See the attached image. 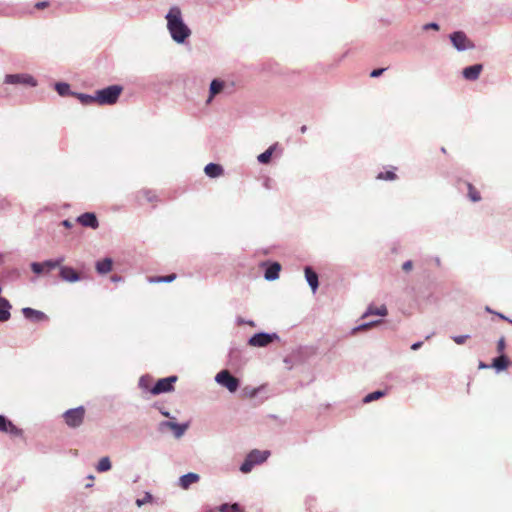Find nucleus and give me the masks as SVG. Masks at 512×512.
I'll return each instance as SVG.
<instances>
[{
  "label": "nucleus",
  "mask_w": 512,
  "mask_h": 512,
  "mask_svg": "<svg viewBox=\"0 0 512 512\" xmlns=\"http://www.w3.org/2000/svg\"><path fill=\"white\" fill-rule=\"evenodd\" d=\"M167 28L171 37L177 43H183L190 35L191 31L183 22L181 10L178 7L170 8L166 15Z\"/></svg>",
  "instance_id": "nucleus-1"
},
{
  "label": "nucleus",
  "mask_w": 512,
  "mask_h": 512,
  "mask_svg": "<svg viewBox=\"0 0 512 512\" xmlns=\"http://www.w3.org/2000/svg\"><path fill=\"white\" fill-rule=\"evenodd\" d=\"M123 87L120 85H111L104 89L96 91V104L98 105H113L115 104L121 93Z\"/></svg>",
  "instance_id": "nucleus-2"
},
{
  "label": "nucleus",
  "mask_w": 512,
  "mask_h": 512,
  "mask_svg": "<svg viewBox=\"0 0 512 512\" xmlns=\"http://www.w3.org/2000/svg\"><path fill=\"white\" fill-rule=\"evenodd\" d=\"M86 410L83 406L69 409L63 414L64 422L71 428L79 427L85 418Z\"/></svg>",
  "instance_id": "nucleus-3"
},
{
  "label": "nucleus",
  "mask_w": 512,
  "mask_h": 512,
  "mask_svg": "<svg viewBox=\"0 0 512 512\" xmlns=\"http://www.w3.org/2000/svg\"><path fill=\"white\" fill-rule=\"evenodd\" d=\"M177 376H169L159 379L156 384L150 389L153 395L171 392L174 390V384L177 382Z\"/></svg>",
  "instance_id": "nucleus-4"
},
{
  "label": "nucleus",
  "mask_w": 512,
  "mask_h": 512,
  "mask_svg": "<svg viewBox=\"0 0 512 512\" xmlns=\"http://www.w3.org/2000/svg\"><path fill=\"white\" fill-rule=\"evenodd\" d=\"M216 381L226 387L230 392H235L239 387V380L232 376L228 370H222L216 375Z\"/></svg>",
  "instance_id": "nucleus-5"
},
{
  "label": "nucleus",
  "mask_w": 512,
  "mask_h": 512,
  "mask_svg": "<svg viewBox=\"0 0 512 512\" xmlns=\"http://www.w3.org/2000/svg\"><path fill=\"white\" fill-rule=\"evenodd\" d=\"M63 262H64V258H59L56 260H47V261H44L41 263L33 262L31 264V270L35 274L47 273L50 270L60 267Z\"/></svg>",
  "instance_id": "nucleus-6"
},
{
  "label": "nucleus",
  "mask_w": 512,
  "mask_h": 512,
  "mask_svg": "<svg viewBox=\"0 0 512 512\" xmlns=\"http://www.w3.org/2000/svg\"><path fill=\"white\" fill-rule=\"evenodd\" d=\"M7 84H22L28 86H36V80L29 74H9L5 77Z\"/></svg>",
  "instance_id": "nucleus-7"
},
{
  "label": "nucleus",
  "mask_w": 512,
  "mask_h": 512,
  "mask_svg": "<svg viewBox=\"0 0 512 512\" xmlns=\"http://www.w3.org/2000/svg\"><path fill=\"white\" fill-rule=\"evenodd\" d=\"M275 339H278L276 334L257 333L249 339L248 344L253 347H265Z\"/></svg>",
  "instance_id": "nucleus-8"
},
{
  "label": "nucleus",
  "mask_w": 512,
  "mask_h": 512,
  "mask_svg": "<svg viewBox=\"0 0 512 512\" xmlns=\"http://www.w3.org/2000/svg\"><path fill=\"white\" fill-rule=\"evenodd\" d=\"M450 38L453 45L458 50H465L474 47V45L467 38V36L461 31L454 32L453 34H451Z\"/></svg>",
  "instance_id": "nucleus-9"
},
{
  "label": "nucleus",
  "mask_w": 512,
  "mask_h": 512,
  "mask_svg": "<svg viewBox=\"0 0 512 512\" xmlns=\"http://www.w3.org/2000/svg\"><path fill=\"white\" fill-rule=\"evenodd\" d=\"M0 431L4 433H8L14 437H20L23 435L22 429L18 428L14 425L9 419L5 416L0 415Z\"/></svg>",
  "instance_id": "nucleus-10"
},
{
  "label": "nucleus",
  "mask_w": 512,
  "mask_h": 512,
  "mask_svg": "<svg viewBox=\"0 0 512 512\" xmlns=\"http://www.w3.org/2000/svg\"><path fill=\"white\" fill-rule=\"evenodd\" d=\"M22 313L24 317L33 322H42L48 319L47 315L42 311L35 310L30 307H26L22 309Z\"/></svg>",
  "instance_id": "nucleus-11"
},
{
  "label": "nucleus",
  "mask_w": 512,
  "mask_h": 512,
  "mask_svg": "<svg viewBox=\"0 0 512 512\" xmlns=\"http://www.w3.org/2000/svg\"><path fill=\"white\" fill-rule=\"evenodd\" d=\"M483 70L482 64H475L472 66H468L462 70V75L466 80L475 81L479 78L481 72Z\"/></svg>",
  "instance_id": "nucleus-12"
},
{
  "label": "nucleus",
  "mask_w": 512,
  "mask_h": 512,
  "mask_svg": "<svg viewBox=\"0 0 512 512\" xmlns=\"http://www.w3.org/2000/svg\"><path fill=\"white\" fill-rule=\"evenodd\" d=\"M77 222L84 227L96 229L99 225L97 217L94 213H84L77 218Z\"/></svg>",
  "instance_id": "nucleus-13"
},
{
  "label": "nucleus",
  "mask_w": 512,
  "mask_h": 512,
  "mask_svg": "<svg viewBox=\"0 0 512 512\" xmlns=\"http://www.w3.org/2000/svg\"><path fill=\"white\" fill-rule=\"evenodd\" d=\"M200 476L196 473H187L179 478V486L187 490L192 484L199 482Z\"/></svg>",
  "instance_id": "nucleus-14"
},
{
  "label": "nucleus",
  "mask_w": 512,
  "mask_h": 512,
  "mask_svg": "<svg viewBox=\"0 0 512 512\" xmlns=\"http://www.w3.org/2000/svg\"><path fill=\"white\" fill-rule=\"evenodd\" d=\"M60 277L67 282H76L80 279L79 274L71 267L60 266Z\"/></svg>",
  "instance_id": "nucleus-15"
},
{
  "label": "nucleus",
  "mask_w": 512,
  "mask_h": 512,
  "mask_svg": "<svg viewBox=\"0 0 512 512\" xmlns=\"http://www.w3.org/2000/svg\"><path fill=\"white\" fill-rule=\"evenodd\" d=\"M249 457L252 459V462L256 464H261L267 460L270 455L269 451H260V450H252L249 454Z\"/></svg>",
  "instance_id": "nucleus-16"
},
{
  "label": "nucleus",
  "mask_w": 512,
  "mask_h": 512,
  "mask_svg": "<svg viewBox=\"0 0 512 512\" xmlns=\"http://www.w3.org/2000/svg\"><path fill=\"white\" fill-rule=\"evenodd\" d=\"M11 304L6 298H0V322H5L10 318Z\"/></svg>",
  "instance_id": "nucleus-17"
},
{
  "label": "nucleus",
  "mask_w": 512,
  "mask_h": 512,
  "mask_svg": "<svg viewBox=\"0 0 512 512\" xmlns=\"http://www.w3.org/2000/svg\"><path fill=\"white\" fill-rule=\"evenodd\" d=\"M204 171L206 175L211 178L219 177L223 175L224 172L222 166L215 163H209L208 165H206Z\"/></svg>",
  "instance_id": "nucleus-18"
},
{
  "label": "nucleus",
  "mask_w": 512,
  "mask_h": 512,
  "mask_svg": "<svg viewBox=\"0 0 512 512\" xmlns=\"http://www.w3.org/2000/svg\"><path fill=\"white\" fill-rule=\"evenodd\" d=\"M305 277L313 292L318 288V275L310 267L305 268Z\"/></svg>",
  "instance_id": "nucleus-19"
},
{
  "label": "nucleus",
  "mask_w": 512,
  "mask_h": 512,
  "mask_svg": "<svg viewBox=\"0 0 512 512\" xmlns=\"http://www.w3.org/2000/svg\"><path fill=\"white\" fill-rule=\"evenodd\" d=\"M281 265L278 262L272 263L265 271V278L267 280H275L279 277Z\"/></svg>",
  "instance_id": "nucleus-20"
},
{
  "label": "nucleus",
  "mask_w": 512,
  "mask_h": 512,
  "mask_svg": "<svg viewBox=\"0 0 512 512\" xmlns=\"http://www.w3.org/2000/svg\"><path fill=\"white\" fill-rule=\"evenodd\" d=\"M113 261L111 258H104L96 263V270L100 274H106L111 271Z\"/></svg>",
  "instance_id": "nucleus-21"
},
{
  "label": "nucleus",
  "mask_w": 512,
  "mask_h": 512,
  "mask_svg": "<svg viewBox=\"0 0 512 512\" xmlns=\"http://www.w3.org/2000/svg\"><path fill=\"white\" fill-rule=\"evenodd\" d=\"M164 425L173 430L175 436L178 438L181 437L188 428V424H178L172 421L165 422Z\"/></svg>",
  "instance_id": "nucleus-22"
},
{
  "label": "nucleus",
  "mask_w": 512,
  "mask_h": 512,
  "mask_svg": "<svg viewBox=\"0 0 512 512\" xmlns=\"http://www.w3.org/2000/svg\"><path fill=\"white\" fill-rule=\"evenodd\" d=\"M509 364H510V362H509L507 356L502 354L499 357L493 359L492 367L498 371H501V370H505Z\"/></svg>",
  "instance_id": "nucleus-23"
},
{
  "label": "nucleus",
  "mask_w": 512,
  "mask_h": 512,
  "mask_svg": "<svg viewBox=\"0 0 512 512\" xmlns=\"http://www.w3.org/2000/svg\"><path fill=\"white\" fill-rule=\"evenodd\" d=\"M223 88L224 82L214 79L210 84V96L208 102H210L215 95L219 94L223 90Z\"/></svg>",
  "instance_id": "nucleus-24"
},
{
  "label": "nucleus",
  "mask_w": 512,
  "mask_h": 512,
  "mask_svg": "<svg viewBox=\"0 0 512 512\" xmlns=\"http://www.w3.org/2000/svg\"><path fill=\"white\" fill-rule=\"evenodd\" d=\"M369 315H378V316H386L387 315V308L386 306L382 305L378 308L369 307L366 313L363 315V317H367Z\"/></svg>",
  "instance_id": "nucleus-25"
},
{
  "label": "nucleus",
  "mask_w": 512,
  "mask_h": 512,
  "mask_svg": "<svg viewBox=\"0 0 512 512\" xmlns=\"http://www.w3.org/2000/svg\"><path fill=\"white\" fill-rule=\"evenodd\" d=\"M468 197L472 202H478L481 200L480 192L471 184L467 183Z\"/></svg>",
  "instance_id": "nucleus-26"
},
{
  "label": "nucleus",
  "mask_w": 512,
  "mask_h": 512,
  "mask_svg": "<svg viewBox=\"0 0 512 512\" xmlns=\"http://www.w3.org/2000/svg\"><path fill=\"white\" fill-rule=\"evenodd\" d=\"M152 382H153V379L151 376H149V375L142 376L139 379V387L143 390L150 391V389L153 387Z\"/></svg>",
  "instance_id": "nucleus-27"
},
{
  "label": "nucleus",
  "mask_w": 512,
  "mask_h": 512,
  "mask_svg": "<svg viewBox=\"0 0 512 512\" xmlns=\"http://www.w3.org/2000/svg\"><path fill=\"white\" fill-rule=\"evenodd\" d=\"M273 151H274V147L271 146L269 147L265 152L261 153L259 156H258V161L260 163H263V164H267L270 162L271 160V157H272V154H273Z\"/></svg>",
  "instance_id": "nucleus-28"
},
{
  "label": "nucleus",
  "mask_w": 512,
  "mask_h": 512,
  "mask_svg": "<svg viewBox=\"0 0 512 512\" xmlns=\"http://www.w3.org/2000/svg\"><path fill=\"white\" fill-rule=\"evenodd\" d=\"M97 471L98 472H106L111 469V462L108 457H103L100 459L97 465Z\"/></svg>",
  "instance_id": "nucleus-29"
},
{
  "label": "nucleus",
  "mask_w": 512,
  "mask_h": 512,
  "mask_svg": "<svg viewBox=\"0 0 512 512\" xmlns=\"http://www.w3.org/2000/svg\"><path fill=\"white\" fill-rule=\"evenodd\" d=\"M220 512H243L239 504L234 503L232 505L223 504L219 507Z\"/></svg>",
  "instance_id": "nucleus-30"
},
{
  "label": "nucleus",
  "mask_w": 512,
  "mask_h": 512,
  "mask_svg": "<svg viewBox=\"0 0 512 512\" xmlns=\"http://www.w3.org/2000/svg\"><path fill=\"white\" fill-rule=\"evenodd\" d=\"M77 98L80 100L82 104L88 105L92 103H96V93L94 95H87L79 93L77 94Z\"/></svg>",
  "instance_id": "nucleus-31"
},
{
  "label": "nucleus",
  "mask_w": 512,
  "mask_h": 512,
  "mask_svg": "<svg viewBox=\"0 0 512 512\" xmlns=\"http://www.w3.org/2000/svg\"><path fill=\"white\" fill-rule=\"evenodd\" d=\"M385 395V392L383 391H374L372 393H369L368 395H366L363 399V402L364 403H370L374 400H377L381 397H383Z\"/></svg>",
  "instance_id": "nucleus-32"
},
{
  "label": "nucleus",
  "mask_w": 512,
  "mask_h": 512,
  "mask_svg": "<svg viewBox=\"0 0 512 512\" xmlns=\"http://www.w3.org/2000/svg\"><path fill=\"white\" fill-rule=\"evenodd\" d=\"M254 466L255 464L252 462V459L249 457V455H247L246 459L240 466V470L243 473H249Z\"/></svg>",
  "instance_id": "nucleus-33"
},
{
  "label": "nucleus",
  "mask_w": 512,
  "mask_h": 512,
  "mask_svg": "<svg viewBox=\"0 0 512 512\" xmlns=\"http://www.w3.org/2000/svg\"><path fill=\"white\" fill-rule=\"evenodd\" d=\"M379 180H395L397 178V175L393 171H386V172H380L377 177Z\"/></svg>",
  "instance_id": "nucleus-34"
},
{
  "label": "nucleus",
  "mask_w": 512,
  "mask_h": 512,
  "mask_svg": "<svg viewBox=\"0 0 512 512\" xmlns=\"http://www.w3.org/2000/svg\"><path fill=\"white\" fill-rule=\"evenodd\" d=\"M175 279H176V274L173 273L168 276L150 278V282H153V283L172 282Z\"/></svg>",
  "instance_id": "nucleus-35"
},
{
  "label": "nucleus",
  "mask_w": 512,
  "mask_h": 512,
  "mask_svg": "<svg viewBox=\"0 0 512 512\" xmlns=\"http://www.w3.org/2000/svg\"><path fill=\"white\" fill-rule=\"evenodd\" d=\"M55 88L59 95L64 96L68 93L70 87L66 83H57Z\"/></svg>",
  "instance_id": "nucleus-36"
},
{
  "label": "nucleus",
  "mask_w": 512,
  "mask_h": 512,
  "mask_svg": "<svg viewBox=\"0 0 512 512\" xmlns=\"http://www.w3.org/2000/svg\"><path fill=\"white\" fill-rule=\"evenodd\" d=\"M152 500H153L152 495L150 493L146 492L142 499H137L136 500V505L138 507H141V506H143L146 503H151Z\"/></svg>",
  "instance_id": "nucleus-37"
},
{
  "label": "nucleus",
  "mask_w": 512,
  "mask_h": 512,
  "mask_svg": "<svg viewBox=\"0 0 512 512\" xmlns=\"http://www.w3.org/2000/svg\"><path fill=\"white\" fill-rule=\"evenodd\" d=\"M505 347H506V342H505V338L504 337H501L498 342H497V351L499 353H501V355L503 354L504 350H505Z\"/></svg>",
  "instance_id": "nucleus-38"
},
{
  "label": "nucleus",
  "mask_w": 512,
  "mask_h": 512,
  "mask_svg": "<svg viewBox=\"0 0 512 512\" xmlns=\"http://www.w3.org/2000/svg\"><path fill=\"white\" fill-rule=\"evenodd\" d=\"M378 323H379V321L364 323V324L358 326L355 330H366L374 325H377Z\"/></svg>",
  "instance_id": "nucleus-39"
},
{
  "label": "nucleus",
  "mask_w": 512,
  "mask_h": 512,
  "mask_svg": "<svg viewBox=\"0 0 512 512\" xmlns=\"http://www.w3.org/2000/svg\"><path fill=\"white\" fill-rule=\"evenodd\" d=\"M385 70H386V68L374 69L370 73V77H373V78L379 77L380 75H382L384 73Z\"/></svg>",
  "instance_id": "nucleus-40"
},
{
  "label": "nucleus",
  "mask_w": 512,
  "mask_h": 512,
  "mask_svg": "<svg viewBox=\"0 0 512 512\" xmlns=\"http://www.w3.org/2000/svg\"><path fill=\"white\" fill-rule=\"evenodd\" d=\"M469 336L468 335H461V336H456L453 338V340L455 341V343L461 345V344H464L465 341L467 340Z\"/></svg>",
  "instance_id": "nucleus-41"
},
{
  "label": "nucleus",
  "mask_w": 512,
  "mask_h": 512,
  "mask_svg": "<svg viewBox=\"0 0 512 512\" xmlns=\"http://www.w3.org/2000/svg\"><path fill=\"white\" fill-rule=\"evenodd\" d=\"M412 268H413V263H412V261H410V260H409V261L404 262V263H403V265H402V269H403L405 272H409V271H411V270H412Z\"/></svg>",
  "instance_id": "nucleus-42"
},
{
  "label": "nucleus",
  "mask_w": 512,
  "mask_h": 512,
  "mask_svg": "<svg viewBox=\"0 0 512 512\" xmlns=\"http://www.w3.org/2000/svg\"><path fill=\"white\" fill-rule=\"evenodd\" d=\"M423 29L424 30L433 29V30L438 31L439 25L437 23H428L423 26Z\"/></svg>",
  "instance_id": "nucleus-43"
},
{
  "label": "nucleus",
  "mask_w": 512,
  "mask_h": 512,
  "mask_svg": "<svg viewBox=\"0 0 512 512\" xmlns=\"http://www.w3.org/2000/svg\"><path fill=\"white\" fill-rule=\"evenodd\" d=\"M48 6H49V2H47V1H42V2H38L35 4V8H37V9H44Z\"/></svg>",
  "instance_id": "nucleus-44"
},
{
  "label": "nucleus",
  "mask_w": 512,
  "mask_h": 512,
  "mask_svg": "<svg viewBox=\"0 0 512 512\" xmlns=\"http://www.w3.org/2000/svg\"><path fill=\"white\" fill-rule=\"evenodd\" d=\"M422 344H423L422 342H416V343H414V344L411 346V349H412V350H417V349H419V348L422 346Z\"/></svg>",
  "instance_id": "nucleus-45"
},
{
  "label": "nucleus",
  "mask_w": 512,
  "mask_h": 512,
  "mask_svg": "<svg viewBox=\"0 0 512 512\" xmlns=\"http://www.w3.org/2000/svg\"><path fill=\"white\" fill-rule=\"evenodd\" d=\"M65 227L67 228H70L71 227V223L69 220H64L63 223H62Z\"/></svg>",
  "instance_id": "nucleus-46"
},
{
  "label": "nucleus",
  "mask_w": 512,
  "mask_h": 512,
  "mask_svg": "<svg viewBox=\"0 0 512 512\" xmlns=\"http://www.w3.org/2000/svg\"><path fill=\"white\" fill-rule=\"evenodd\" d=\"M306 131H307V126H306V125H303V126L300 128V132H301L302 134H304Z\"/></svg>",
  "instance_id": "nucleus-47"
},
{
  "label": "nucleus",
  "mask_w": 512,
  "mask_h": 512,
  "mask_svg": "<svg viewBox=\"0 0 512 512\" xmlns=\"http://www.w3.org/2000/svg\"><path fill=\"white\" fill-rule=\"evenodd\" d=\"M257 394V389H253L251 391V394H249L250 397H254Z\"/></svg>",
  "instance_id": "nucleus-48"
},
{
  "label": "nucleus",
  "mask_w": 512,
  "mask_h": 512,
  "mask_svg": "<svg viewBox=\"0 0 512 512\" xmlns=\"http://www.w3.org/2000/svg\"><path fill=\"white\" fill-rule=\"evenodd\" d=\"M488 366L486 364H484L483 362H480L479 364V368H487Z\"/></svg>",
  "instance_id": "nucleus-49"
},
{
  "label": "nucleus",
  "mask_w": 512,
  "mask_h": 512,
  "mask_svg": "<svg viewBox=\"0 0 512 512\" xmlns=\"http://www.w3.org/2000/svg\"><path fill=\"white\" fill-rule=\"evenodd\" d=\"M162 414H163L165 417H169V413H168V412H162Z\"/></svg>",
  "instance_id": "nucleus-50"
},
{
  "label": "nucleus",
  "mask_w": 512,
  "mask_h": 512,
  "mask_svg": "<svg viewBox=\"0 0 512 512\" xmlns=\"http://www.w3.org/2000/svg\"><path fill=\"white\" fill-rule=\"evenodd\" d=\"M112 280H113V281H117V280H118V278L114 276V277H112Z\"/></svg>",
  "instance_id": "nucleus-51"
},
{
  "label": "nucleus",
  "mask_w": 512,
  "mask_h": 512,
  "mask_svg": "<svg viewBox=\"0 0 512 512\" xmlns=\"http://www.w3.org/2000/svg\"><path fill=\"white\" fill-rule=\"evenodd\" d=\"M441 150L443 153H446V149L444 147Z\"/></svg>",
  "instance_id": "nucleus-52"
},
{
  "label": "nucleus",
  "mask_w": 512,
  "mask_h": 512,
  "mask_svg": "<svg viewBox=\"0 0 512 512\" xmlns=\"http://www.w3.org/2000/svg\"><path fill=\"white\" fill-rule=\"evenodd\" d=\"M511 365H512V362H511Z\"/></svg>",
  "instance_id": "nucleus-53"
}]
</instances>
